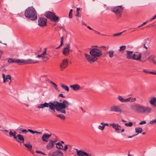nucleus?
I'll use <instances>...</instances> for the list:
<instances>
[{"label": "nucleus", "mask_w": 156, "mask_h": 156, "mask_svg": "<svg viewBox=\"0 0 156 156\" xmlns=\"http://www.w3.org/2000/svg\"><path fill=\"white\" fill-rule=\"evenodd\" d=\"M50 106L49 111L51 113L55 112V109L57 111L60 112L63 114H66L65 108L70 104L67 100H64L62 102L54 101L53 102H49Z\"/></svg>", "instance_id": "nucleus-1"}, {"label": "nucleus", "mask_w": 156, "mask_h": 156, "mask_svg": "<svg viewBox=\"0 0 156 156\" xmlns=\"http://www.w3.org/2000/svg\"><path fill=\"white\" fill-rule=\"evenodd\" d=\"M90 54L85 53L84 55L87 61L90 63H92L96 61L98 57L101 56L102 55V51L97 48H92L90 51Z\"/></svg>", "instance_id": "nucleus-2"}, {"label": "nucleus", "mask_w": 156, "mask_h": 156, "mask_svg": "<svg viewBox=\"0 0 156 156\" xmlns=\"http://www.w3.org/2000/svg\"><path fill=\"white\" fill-rule=\"evenodd\" d=\"M24 15L27 18L32 20H35L37 19V12L33 7L28 8L25 11Z\"/></svg>", "instance_id": "nucleus-3"}, {"label": "nucleus", "mask_w": 156, "mask_h": 156, "mask_svg": "<svg viewBox=\"0 0 156 156\" xmlns=\"http://www.w3.org/2000/svg\"><path fill=\"white\" fill-rule=\"evenodd\" d=\"M123 8L122 6H118L113 8L112 11L115 13L118 18H120L122 13L123 10Z\"/></svg>", "instance_id": "nucleus-4"}, {"label": "nucleus", "mask_w": 156, "mask_h": 156, "mask_svg": "<svg viewBox=\"0 0 156 156\" xmlns=\"http://www.w3.org/2000/svg\"><path fill=\"white\" fill-rule=\"evenodd\" d=\"M45 16L48 18L49 19L55 22H58L59 19L58 17L55 16L52 12L48 11L45 13Z\"/></svg>", "instance_id": "nucleus-5"}, {"label": "nucleus", "mask_w": 156, "mask_h": 156, "mask_svg": "<svg viewBox=\"0 0 156 156\" xmlns=\"http://www.w3.org/2000/svg\"><path fill=\"white\" fill-rule=\"evenodd\" d=\"M131 108L134 112L139 113H143L144 106L138 104L133 105H131Z\"/></svg>", "instance_id": "nucleus-6"}, {"label": "nucleus", "mask_w": 156, "mask_h": 156, "mask_svg": "<svg viewBox=\"0 0 156 156\" xmlns=\"http://www.w3.org/2000/svg\"><path fill=\"white\" fill-rule=\"evenodd\" d=\"M69 60L67 59H63L61 62L59 66L60 70L63 71L68 65Z\"/></svg>", "instance_id": "nucleus-7"}, {"label": "nucleus", "mask_w": 156, "mask_h": 156, "mask_svg": "<svg viewBox=\"0 0 156 156\" xmlns=\"http://www.w3.org/2000/svg\"><path fill=\"white\" fill-rule=\"evenodd\" d=\"M110 111L111 112L119 113H121L123 112L120 106L119 105H113L110 108Z\"/></svg>", "instance_id": "nucleus-8"}, {"label": "nucleus", "mask_w": 156, "mask_h": 156, "mask_svg": "<svg viewBox=\"0 0 156 156\" xmlns=\"http://www.w3.org/2000/svg\"><path fill=\"white\" fill-rule=\"evenodd\" d=\"M47 19L45 18L40 17L38 19V25L41 27L45 26L46 25Z\"/></svg>", "instance_id": "nucleus-9"}, {"label": "nucleus", "mask_w": 156, "mask_h": 156, "mask_svg": "<svg viewBox=\"0 0 156 156\" xmlns=\"http://www.w3.org/2000/svg\"><path fill=\"white\" fill-rule=\"evenodd\" d=\"M75 150L76 152V155L77 156H91L90 154H88L83 150H79L77 149Z\"/></svg>", "instance_id": "nucleus-10"}, {"label": "nucleus", "mask_w": 156, "mask_h": 156, "mask_svg": "<svg viewBox=\"0 0 156 156\" xmlns=\"http://www.w3.org/2000/svg\"><path fill=\"white\" fill-rule=\"evenodd\" d=\"M142 53L138 52H136L133 55V59L136 61L142 62L141 60Z\"/></svg>", "instance_id": "nucleus-11"}, {"label": "nucleus", "mask_w": 156, "mask_h": 156, "mask_svg": "<svg viewBox=\"0 0 156 156\" xmlns=\"http://www.w3.org/2000/svg\"><path fill=\"white\" fill-rule=\"evenodd\" d=\"M155 56L153 55H150L147 59H145L144 60H142V62H145L147 60L149 61L150 62H152L154 64L156 65V62L154 60Z\"/></svg>", "instance_id": "nucleus-12"}, {"label": "nucleus", "mask_w": 156, "mask_h": 156, "mask_svg": "<svg viewBox=\"0 0 156 156\" xmlns=\"http://www.w3.org/2000/svg\"><path fill=\"white\" fill-rule=\"evenodd\" d=\"M56 141H54L51 140H49V142L46 146V148L48 150H50L52 149L54 146V144L55 143Z\"/></svg>", "instance_id": "nucleus-13"}, {"label": "nucleus", "mask_w": 156, "mask_h": 156, "mask_svg": "<svg viewBox=\"0 0 156 156\" xmlns=\"http://www.w3.org/2000/svg\"><path fill=\"white\" fill-rule=\"evenodd\" d=\"M70 48V45L69 44H67L66 46L64 47L62 50L63 54L66 56H68L69 54L70 51L69 48Z\"/></svg>", "instance_id": "nucleus-14"}, {"label": "nucleus", "mask_w": 156, "mask_h": 156, "mask_svg": "<svg viewBox=\"0 0 156 156\" xmlns=\"http://www.w3.org/2000/svg\"><path fill=\"white\" fill-rule=\"evenodd\" d=\"M109 126H112V127L115 129L116 132L119 133L120 130L121 129V127L118 124H115L114 123H111L109 124Z\"/></svg>", "instance_id": "nucleus-15"}, {"label": "nucleus", "mask_w": 156, "mask_h": 156, "mask_svg": "<svg viewBox=\"0 0 156 156\" xmlns=\"http://www.w3.org/2000/svg\"><path fill=\"white\" fill-rule=\"evenodd\" d=\"M50 156H64L62 151L59 150H57L53 152L50 154Z\"/></svg>", "instance_id": "nucleus-16"}, {"label": "nucleus", "mask_w": 156, "mask_h": 156, "mask_svg": "<svg viewBox=\"0 0 156 156\" xmlns=\"http://www.w3.org/2000/svg\"><path fill=\"white\" fill-rule=\"evenodd\" d=\"M2 75L3 78V82L5 83L7 82L9 84H10L11 82V77L9 75H8L5 76L4 73H3Z\"/></svg>", "instance_id": "nucleus-17"}, {"label": "nucleus", "mask_w": 156, "mask_h": 156, "mask_svg": "<svg viewBox=\"0 0 156 156\" xmlns=\"http://www.w3.org/2000/svg\"><path fill=\"white\" fill-rule=\"evenodd\" d=\"M51 136V134L44 133L41 136V138L43 141L47 142L48 141L49 139Z\"/></svg>", "instance_id": "nucleus-18"}, {"label": "nucleus", "mask_w": 156, "mask_h": 156, "mask_svg": "<svg viewBox=\"0 0 156 156\" xmlns=\"http://www.w3.org/2000/svg\"><path fill=\"white\" fill-rule=\"evenodd\" d=\"M133 51H126V57L129 59H133Z\"/></svg>", "instance_id": "nucleus-19"}, {"label": "nucleus", "mask_w": 156, "mask_h": 156, "mask_svg": "<svg viewBox=\"0 0 156 156\" xmlns=\"http://www.w3.org/2000/svg\"><path fill=\"white\" fill-rule=\"evenodd\" d=\"M49 102L48 103L46 102H44V104H41L38 105L37 108H39L43 109L45 107H49L50 106Z\"/></svg>", "instance_id": "nucleus-20"}, {"label": "nucleus", "mask_w": 156, "mask_h": 156, "mask_svg": "<svg viewBox=\"0 0 156 156\" xmlns=\"http://www.w3.org/2000/svg\"><path fill=\"white\" fill-rule=\"evenodd\" d=\"M16 132L15 131H14L13 132H12L11 130L9 131V135L11 137H13V138L15 139L18 142L20 143V141L17 138V137L16 136Z\"/></svg>", "instance_id": "nucleus-21"}, {"label": "nucleus", "mask_w": 156, "mask_h": 156, "mask_svg": "<svg viewBox=\"0 0 156 156\" xmlns=\"http://www.w3.org/2000/svg\"><path fill=\"white\" fill-rule=\"evenodd\" d=\"M150 105L154 107H156V97L152 98L150 101Z\"/></svg>", "instance_id": "nucleus-22"}, {"label": "nucleus", "mask_w": 156, "mask_h": 156, "mask_svg": "<svg viewBox=\"0 0 156 156\" xmlns=\"http://www.w3.org/2000/svg\"><path fill=\"white\" fill-rule=\"evenodd\" d=\"M152 111V108L144 106L143 111V113H151Z\"/></svg>", "instance_id": "nucleus-23"}, {"label": "nucleus", "mask_w": 156, "mask_h": 156, "mask_svg": "<svg viewBox=\"0 0 156 156\" xmlns=\"http://www.w3.org/2000/svg\"><path fill=\"white\" fill-rule=\"evenodd\" d=\"M70 87L74 90H77L80 88V86L78 84H75L70 86Z\"/></svg>", "instance_id": "nucleus-24"}, {"label": "nucleus", "mask_w": 156, "mask_h": 156, "mask_svg": "<svg viewBox=\"0 0 156 156\" xmlns=\"http://www.w3.org/2000/svg\"><path fill=\"white\" fill-rule=\"evenodd\" d=\"M25 60L24 59H16L15 60V63H17L19 65L22 64H25L26 63Z\"/></svg>", "instance_id": "nucleus-25"}, {"label": "nucleus", "mask_w": 156, "mask_h": 156, "mask_svg": "<svg viewBox=\"0 0 156 156\" xmlns=\"http://www.w3.org/2000/svg\"><path fill=\"white\" fill-rule=\"evenodd\" d=\"M25 61L26 62V63H25V64L35 63L38 62V61H34L31 59H28L27 60H25Z\"/></svg>", "instance_id": "nucleus-26"}, {"label": "nucleus", "mask_w": 156, "mask_h": 156, "mask_svg": "<svg viewBox=\"0 0 156 156\" xmlns=\"http://www.w3.org/2000/svg\"><path fill=\"white\" fill-rule=\"evenodd\" d=\"M119 100L121 102H127L129 101V98L126 99H123L121 96H119L118 97Z\"/></svg>", "instance_id": "nucleus-27"}, {"label": "nucleus", "mask_w": 156, "mask_h": 156, "mask_svg": "<svg viewBox=\"0 0 156 156\" xmlns=\"http://www.w3.org/2000/svg\"><path fill=\"white\" fill-rule=\"evenodd\" d=\"M56 147L60 150H62L63 149V146L60 142H58L56 144Z\"/></svg>", "instance_id": "nucleus-28"}, {"label": "nucleus", "mask_w": 156, "mask_h": 156, "mask_svg": "<svg viewBox=\"0 0 156 156\" xmlns=\"http://www.w3.org/2000/svg\"><path fill=\"white\" fill-rule=\"evenodd\" d=\"M17 138L18 137V139L20 141H22V143L24 142V138L23 135L18 134L16 136Z\"/></svg>", "instance_id": "nucleus-29"}, {"label": "nucleus", "mask_w": 156, "mask_h": 156, "mask_svg": "<svg viewBox=\"0 0 156 156\" xmlns=\"http://www.w3.org/2000/svg\"><path fill=\"white\" fill-rule=\"evenodd\" d=\"M24 146L27 148H28V150L29 151H30V150H31L32 148V145L30 144H25Z\"/></svg>", "instance_id": "nucleus-30"}, {"label": "nucleus", "mask_w": 156, "mask_h": 156, "mask_svg": "<svg viewBox=\"0 0 156 156\" xmlns=\"http://www.w3.org/2000/svg\"><path fill=\"white\" fill-rule=\"evenodd\" d=\"M114 53V51L112 50H109L108 51V53L110 58H112Z\"/></svg>", "instance_id": "nucleus-31"}, {"label": "nucleus", "mask_w": 156, "mask_h": 156, "mask_svg": "<svg viewBox=\"0 0 156 156\" xmlns=\"http://www.w3.org/2000/svg\"><path fill=\"white\" fill-rule=\"evenodd\" d=\"M135 132L136 133H137V134L140 133H141L142 131V129L140 127H137L135 128Z\"/></svg>", "instance_id": "nucleus-32"}, {"label": "nucleus", "mask_w": 156, "mask_h": 156, "mask_svg": "<svg viewBox=\"0 0 156 156\" xmlns=\"http://www.w3.org/2000/svg\"><path fill=\"white\" fill-rule=\"evenodd\" d=\"M56 116L62 120H65V117L63 114H58Z\"/></svg>", "instance_id": "nucleus-33"}, {"label": "nucleus", "mask_w": 156, "mask_h": 156, "mask_svg": "<svg viewBox=\"0 0 156 156\" xmlns=\"http://www.w3.org/2000/svg\"><path fill=\"white\" fill-rule=\"evenodd\" d=\"M19 130L21 131V132H20V133H27L28 132V130H26L25 129H22L21 128H20Z\"/></svg>", "instance_id": "nucleus-34"}, {"label": "nucleus", "mask_w": 156, "mask_h": 156, "mask_svg": "<svg viewBox=\"0 0 156 156\" xmlns=\"http://www.w3.org/2000/svg\"><path fill=\"white\" fill-rule=\"evenodd\" d=\"M61 87L64 90L67 91V92L69 91V87L66 85L62 84L61 85Z\"/></svg>", "instance_id": "nucleus-35"}, {"label": "nucleus", "mask_w": 156, "mask_h": 156, "mask_svg": "<svg viewBox=\"0 0 156 156\" xmlns=\"http://www.w3.org/2000/svg\"><path fill=\"white\" fill-rule=\"evenodd\" d=\"M126 47L125 45L122 46L120 47L119 51L120 52L123 51L126 49Z\"/></svg>", "instance_id": "nucleus-36"}, {"label": "nucleus", "mask_w": 156, "mask_h": 156, "mask_svg": "<svg viewBox=\"0 0 156 156\" xmlns=\"http://www.w3.org/2000/svg\"><path fill=\"white\" fill-rule=\"evenodd\" d=\"M15 59L11 58H9L8 60V63H12L14 62L15 63Z\"/></svg>", "instance_id": "nucleus-37"}, {"label": "nucleus", "mask_w": 156, "mask_h": 156, "mask_svg": "<svg viewBox=\"0 0 156 156\" xmlns=\"http://www.w3.org/2000/svg\"><path fill=\"white\" fill-rule=\"evenodd\" d=\"M63 37H62L61 38V41H60V45L58 47L56 48V49H57L58 48L61 46L63 44Z\"/></svg>", "instance_id": "nucleus-38"}, {"label": "nucleus", "mask_w": 156, "mask_h": 156, "mask_svg": "<svg viewBox=\"0 0 156 156\" xmlns=\"http://www.w3.org/2000/svg\"><path fill=\"white\" fill-rule=\"evenodd\" d=\"M42 58L44 61H46L49 59V58L46 55H42Z\"/></svg>", "instance_id": "nucleus-39"}, {"label": "nucleus", "mask_w": 156, "mask_h": 156, "mask_svg": "<svg viewBox=\"0 0 156 156\" xmlns=\"http://www.w3.org/2000/svg\"><path fill=\"white\" fill-rule=\"evenodd\" d=\"M133 123L132 122H130L129 123H126L125 124V125L127 126L131 127L132 126Z\"/></svg>", "instance_id": "nucleus-40"}, {"label": "nucleus", "mask_w": 156, "mask_h": 156, "mask_svg": "<svg viewBox=\"0 0 156 156\" xmlns=\"http://www.w3.org/2000/svg\"><path fill=\"white\" fill-rule=\"evenodd\" d=\"M50 83H51L54 86V88L56 90H58L57 86L54 83L51 81Z\"/></svg>", "instance_id": "nucleus-41"}, {"label": "nucleus", "mask_w": 156, "mask_h": 156, "mask_svg": "<svg viewBox=\"0 0 156 156\" xmlns=\"http://www.w3.org/2000/svg\"><path fill=\"white\" fill-rule=\"evenodd\" d=\"M102 125V126L99 125L98 126V129L101 130H103L105 128L104 126L103 125Z\"/></svg>", "instance_id": "nucleus-42"}, {"label": "nucleus", "mask_w": 156, "mask_h": 156, "mask_svg": "<svg viewBox=\"0 0 156 156\" xmlns=\"http://www.w3.org/2000/svg\"><path fill=\"white\" fill-rule=\"evenodd\" d=\"M68 145H65L64 146V148H63V149L62 150H63V151L64 152H66V151L68 149Z\"/></svg>", "instance_id": "nucleus-43"}, {"label": "nucleus", "mask_w": 156, "mask_h": 156, "mask_svg": "<svg viewBox=\"0 0 156 156\" xmlns=\"http://www.w3.org/2000/svg\"><path fill=\"white\" fill-rule=\"evenodd\" d=\"M128 98H129V101L131 100V102H134L136 100V98H133L132 97H129Z\"/></svg>", "instance_id": "nucleus-44"}, {"label": "nucleus", "mask_w": 156, "mask_h": 156, "mask_svg": "<svg viewBox=\"0 0 156 156\" xmlns=\"http://www.w3.org/2000/svg\"><path fill=\"white\" fill-rule=\"evenodd\" d=\"M155 123H156V119H153L152 120L150 121L149 122V123L150 124H153Z\"/></svg>", "instance_id": "nucleus-45"}, {"label": "nucleus", "mask_w": 156, "mask_h": 156, "mask_svg": "<svg viewBox=\"0 0 156 156\" xmlns=\"http://www.w3.org/2000/svg\"><path fill=\"white\" fill-rule=\"evenodd\" d=\"M36 153H38V154H42L44 155H46V154L45 153H43L42 151H36Z\"/></svg>", "instance_id": "nucleus-46"}, {"label": "nucleus", "mask_w": 156, "mask_h": 156, "mask_svg": "<svg viewBox=\"0 0 156 156\" xmlns=\"http://www.w3.org/2000/svg\"><path fill=\"white\" fill-rule=\"evenodd\" d=\"M123 32H122L119 33L115 34H113V36H119Z\"/></svg>", "instance_id": "nucleus-47"}, {"label": "nucleus", "mask_w": 156, "mask_h": 156, "mask_svg": "<svg viewBox=\"0 0 156 156\" xmlns=\"http://www.w3.org/2000/svg\"><path fill=\"white\" fill-rule=\"evenodd\" d=\"M101 125H103L104 126V127H105V126H108L109 124L108 123H104L103 122H102L101 123Z\"/></svg>", "instance_id": "nucleus-48"}, {"label": "nucleus", "mask_w": 156, "mask_h": 156, "mask_svg": "<svg viewBox=\"0 0 156 156\" xmlns=\"http://www.w3.org/2000/svg\"><path fill=\"white\" fill-rule=\"evenodd\" d=\"M147 21H146V22H144L143 23L141 24V25H139L138 26V28H139V27H140L143 26V25H145L147 23Z\"/></svg>", "instance_id": "nucleus-49"}, {"label": "nucleus", "mask_w": 156, "mask_h": 156, "mask_svg": "<svg viewBox=\"0 0 156 156\" xmlns=\"http://www.w3.org/2000/svg\"><path fill=\"white\" fill-rule=\"evenodd\" d=\"M46 50H47V48H45L44 51L41 54L42 55H47L46 54Z\"/></svg>", "instance_id": "nucleus-50"}, {"label": "nucleus", "mask_w": 156, "mask_h": 156, "mask_svg": "<svg viewBox=\"0 0 156 156\" xmlns=\"http://www.w3.org/2000/svg\"><path fill=\"white\" fill-rule=\"evenodd\" d=\"M143 72L144 73H150V72H151L150 71H149L148 70L144 69L143 70Z\"/></svg>", "instance_id": "nucleus-51"}, {"label": "nucleus", "mask_w": 156, "mask_h": 156, "mask_svg": "<svg viewBox=\"0 0 156 156\" xmlns=\"http://www.w3.org/2000/svg\"><path fill=\"white\" fill-rule=\"evenodd\" d=\"M28 132H30V133H32L33 134L35 133V131H34L32 130H31L30 129H28Z\"/></svg>", "instance_id": "nucleus-52"}, {"label": "nucleus", "mask_w": 156, "mask_h": 156, "mask_svg": "<svg viewBox=\"0 0 156 156\" xmlns=\"http://www.w3.org/2000/svg\"><path fill=\"white\" fill-rule=\"evenodd\" d=\"M156 19V14L154 16L151 18L150 19V21H151Z\"/></svg>", "instance_id": "nucleus-53"}, {"label": "nucleus", "mask_w": 156, "mask_h": 156, "mask_svg": "<svg viewBox=\"0 0 156 156\" xmlns=\"http://www.w3.org/2000/svg\"><path fill=\"white\" fill-rule=\"evenodd\" d=\"M146 123V121H142L141 122H140L139 123V124L140 125H143V124H145Z\"/></svg>", "instance_id": "nucleus-54"}, {"label": "nucleus", "mask_w": 156, "mask_h": 156, "mask_svg": "<svg viewBox=\"0 0 156 156\" xmlns=\"http://www.w3.org/2000/svg\"><path fill=\"white\" fill-rule=\"evenodd\" d=\"M69 17L70 18H71L72 17V13H69Z\"/></svg>", "instance_id": "nucleus-55"}, {"label": "nucleus", "mask_w": 156, "mask_h": 156, "mask_svg": "<svg viewBox=\"0 0 156 156\" xmlns=\"http://www.w3.org/2000/svg\"><path fill=\"white\" fill-rule=\"evenodd\" d=\"M58 97H60L63 98H65V96H63V94H59L58 96Z\"/></svg>", "instance_id": "nucleus-56"}, {"label": "nucleus", "mask_w": 156, "mask_h": 156, "mask_svg": "<svg viewBox=\"0 0 156 156\" xmlns=\"http://www.w3.org/2000/svg\"><path fill=\"white\" fill-rule=\"evenodd\" d=\"M137 135H138V134H135L134 135H133L132 136H129L128 137V138H131L132 137H133L135 136H137Z\"/></svg>", "instance_id": "nucleus-57"}, {"label": "nucleus", "mask_w": 156, "mask_h": 156, "mask_svg": "<svg viewBox=\"0 0 156 156\" xmlns=\"http://www.w3.org/2000/svg\"><path fill=\"white\" fill-rule=\"evenodd\" d=\"M42 55L41 54V55H37V57L38 58L40 57H41L42 58Z\"/></svg>", "instance_id": "nucleus-58"}, {"label": "nucleus", "mask_w": 156, "mask_h": 156, "mask_svg": "<svg viewBox=\"0 0 156 156\" xmlns=\"http://www.w3.org/2000/svg\"><path fill=\"white\" fill-rule=\"evenodd\" d=\"M35 133H37V134H42V133L40 132L35 131Z\"/></svg>", "instance_id": "nucleus-59"}, {"label": "nucleus", "mask_w": 156, "mask_h": 156, "mask_svg": "<svg viewBox=\"0 0 156 156\" xmlns=\"http://www.w3.org/2000/svg\"><path fill=\"white\" fill-rule=\"evenodd\" d=\"M150 73V74H154V75H156V72H151Z\"/></svg>", "instance_id": "nucleus-60"}, {"label": "nucleus", "mask_w": 156, "mask_h": 156, "mask_svg": "<svg viewBox=\"0 0 156 156\" xmlns=\"http://www.w3.org/2000/svg\"><path fill=\"white\" fill-rule=\"evenodd\" d=\"M80 10V8H77L76 9V12H79V11Z\"/></svg>", "instance_id": "nucleus-61"}, {"label": "nucleus", "mask_w": 156, "mask_h": 156, "mask_svg": "<svg viewBox=\"0 0 156 156\" xmlns=\"http://www.w3.org/2000/svg\"><path fill=\"white\" fill-rule=\"evenodd\" d=\"M144 48H145L146 50H147V49L148 48H147V46H145V44H144Z\"/></svg>", "instance_id": "nucleus-62"}, {"label": "nucleus", "mask_w": 156, "mask_h": 156, "mask_svg": "<svg viewBox=\"0 0 156 156\" xmlns=\"http://www.w3.org/2000/svg\"><path fill=\"white\" fill-rule=\"evenodd\" d=\"M87 27L90 30H93V29L92 28H91L90 26H88Z\"/></svg>", "instance_id": "nucleus-63"}, {"label": "nucleus", "mask_w": 156, "mask_h": 156, "mask_svg": "<svg viewBox=\"0 0 156 156\" xmlns=\"http://www.w3.org/2000/svg\"><path fill=\"white\" fill-rule=\"evenodd\" d=\"M79 12H76V16H79Z\"/></svg>", "instance_id": "nucleus-64"}]
</instances>
